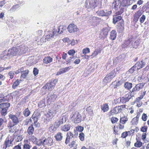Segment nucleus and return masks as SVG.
I'll return each instance as SVG.
<instances>
[{
    "label": "nucleus",
    "mask_w": 149,
    "mask_h": 149,
    "mask_svg": "<svg viewBox=\"0 0 149 149\" xmlns=\"http://www.w3.org/2000/svg\"><path fill=\"white\" fill-rule=\"evenodd\" d=\"M29 72V71L28 70H25L24 71L22 72L21 73V78L23 79L25 78L28 74Z\"/></svg>",
    "instance_id": "30"
},
{
    "label": "nucleus",
    "mask_w": 149,
    "mask_h": 149,
    "mask_svg": "<svg viewBox=\"0 0 149 149\" xmlns=\"http://www.w3.org/2000/svg\"><path fill=\"white\" fill-rule=\"evenodd\" d=\"M66 27L63 26H60V28L59 27L57 29H59L60 31L59 32V34H61L65 30Z\"/></svg>",
    "instance_id": "45"
},
{
    "label": "nucleus",
    "mask_w": 149,
    "mask_h": 149,
    "mask_svg": "<svg viewBox=\"0 0 149 149\" xmlns=\"http://www.w3.org/2000/svg\"><path fill=\"white\" fill-rule=\"evenodd\" d=\"M90 49L87 47L84 49L82 50L83 54H84L88 53H90Z\"/></svg>",
    "instance_id": "43"
},
{
    "label": "nucleus",
    "mask_w": 149,
    "mask_h": 149,
    "mask_svg": "<svg viewBox=\"0 0 149 149\" xmlns=\"http://www.w3.org/2000/svg\"><path fill=\"white\" fill-rule=\"evenodd\" d=\"M132 41L133 39H129L125 40L122 45V47H130L132 43Z\"/></svg>",
    "instance_id": "16"
},
{
    "label": "nucleus",
    "mask_w": 149,
    "mask_h": 149,
    "mask_svg": "<svg viewBox=\"0 0 149 149\" xmlns=\"http://www.w3.org/2000/svg\"><path fill=\"white\" fill-rule=\"evenodd\" d=\"M111 120L112 123H114L117 122L118 120V119L115 117H113L111 118Z\"/></svg>",
    "instance_id": "52"
},
{
    "label": "nucleus",
    "mask_w": 149,
    "mask_h": 149,
    "mask_svg": "<svg viewBox=\"0 0 149 149\" xmlns=\"http://www.w3.org/2000/svg\"><path fill=\"white\" fill-rule=\"evenodd\" d=\"M10 103L6 102L0 104V108L2 109H7L10 107Z\"/></svg>",
    "instance_id": "24"
},
{
    "label": "nucleus",
    "mask_w": 149,
    "mask_h": 149,
    "mask_svg": "<svg viewBox=\"0 0 149 149\" xmlns=\"http://www.w3.org/2000/svg\"><path fill=\"white\" fill-rule=\"evenodd\" d=\"M73 126L70 124H67L63 126L62 127V130H73Z\"/></svg>",
    "instance_id": "19"
},
{
    "label": "nucleus",
    "mask_w": 149,
    "mask_h": 149,
    "mask_svg": "<svg viewBox=\"0 0 149 149\" xmlns=\"http://www.w3.org/2000/svg\"><path fill=\"white\" fill-rule=\"evenodd\" d=\"M132 84L128 82H126L124 85V86L128 90L130 89L132 87Z\"/></svg>",
    "instance_id": "32"
},
{
    "label": "nucleus",
    "mask_w": 149,
    "mask_h": 149,
    "mask_svg": "<svg viewBox=\"0 0 149 149\" xmlns=\"http://www.w3.org/2000/svg\"><path fill=\"white\" fill-rule=\"evenodd\" d=\"M145 64L144 63V62L143 61H141L140 62H137L134 66L135 68V69H136V70H138L139 69L143 67Z\"/></svg>",
    "instance_id": "14"
},
{
    "label": "nucleus",
    "mask_w": 149,
    "mask_h": 149,
    "mask_svg": "<svg viewBox=\"0 0 149 149\" xmlns=\"http://www.w3.org/2000/svg\"><path fill=\"white\" fill-rule=\"evenodd\" d=\"M135 69L134 66H133L127 72V73L128 74L129 73L130 74L132 73L135 70Z\"/></svg>",
    "instance_id": "46"
},
{
    "label": "nucleus",
    "mask_w": 149,
    "mask_h": 149,
    "mask_svg": "<svg viewBox=\"0 0 149 149\" xmlns=\"http://www.w3.org/2000/svg\"><path fill=\"white\" fill-rule=\"evenodd\" d=\"M73 138L69 136H67L66 139L65 143L67 145L68 144H69L72 141H73Z\"/></svg>",
    "instance_id": "35"
},
{
    "label": "nucleus",
    "mask_w": 149,
    "mask_h": 149,
    "mask_svg": "<svg viewBox=\"0 0 149 149\" xmlns=\"http://www.w3.org/2000/svg\"><path fill=\"white\" fill-rule=\"evenodd\" d=\"M8 74L9 76H10V78L12 79L14 77V72L13 71H10L8 73Z\"/></svg>",
    "instance_id": "61"
},
{
    "label": "nucleus",
    "mask_w": 149,
    "mask_h": 149,
    "mask_svg": "<svg viewBox=\"0 0 149 149\" xmlns=\"http://www.w3.org/2000/svg\"><path fill=\"white\" fill-rule=\"evenodd\" d=\"M13 149H21V143H19L18 145L15 146L13 147Z\"/></svg>",
    "instance_id": "64"
},
{
    "label": "nucleus",
    "mask_w": 149,
    "mask_h": 149,
    "mask_svg": "<svg viewBox=\"0 0 149 149\" xmlns=\"http://www.w3.org/2000/svg\"><path fill=\"white\" fill-rule=\"evenodd\" d=\"M112 79L110 77L109 75L108 74L105 77L104 79V81L105 82L107 83L108 82H110Z\"/></svg>",
    "instance_id": "40"
},
{
    "label": "nucleus",
    "mask_w": 149,
    "mask_h": 149,
    "mask_svg": "<svg viewBox=\"0 0 149 149\" xmlns=\"http://www.w3.org/2000/svg\"><path fill=\"white\" fill-rule=\"evenodd\" d=\"M8 51L10 55L14 56L19 55L17 47H13L9 49Z\"/></svg>",
    "instance_id": "12"
},
{
    "label": "nucleus",
    "mask_w": 149,
    "mask_h": 149,
    "mask_svg": "<svg viewBox=\"0 0 149 149\" xmlns=\"http://www.w3.org/2000/svg\"><path fill=\"white\" fill-rule=\"evenodd\" d=\"M101 109L104 112L107 111L109 109V107L107 104L105 103L102 106Z\"/></svg>",
    "instance_id": "29"
},
{
    "label": "nucleus",
    "mask_w": 149,
    "mask_h": 149,
    "mask_svg": "<svg viewBox=\"0 0 149 149\" xmlns=\"http://www.w3.org/2000/svg\"><path fill=\"white\" fill-rule=\"evenodd\" d=\"M42 30H39L38 31L36 32V36L37 37H40L41 36L42 34Z\"/></svg>",
    "instance_id": "53"
},
{
    "label": "nucleus",
    "mask_w": 149,
    "mask_h": 149,
    "mask_svg": "<svg viewBox=\"0 0 149 149\" xmlns=\"http://www.w3.org/2000/svg\"><path fill=\"white\" fill-rule=\"evenodd\" d=\"M40 142L38 144V145H42L43 146L47 145L49 146H50L52 145L53 140L52 138L48 137L47 138L45 139L43 141L40 140H39Z\"/></svg>",
    "instance_id": "4"
},
{
    "label": "nucleus",
    "mask_w": 149,
    "mask_h": 149,
    "mask_svg": "<svg viewBox=\"0 0 149 149\" xmlns=\"http://www.w3.org/2000/svg\"><path fill=\"white\" fill-rule=\"evenodd\" d=\"M146 19V16L144 15H143L140 18V21L141 23H143L144 22L145 20Z\"/></svg>",
    "instance_id": "49"
},
{
    "label": "nucleus",
    "mask_w": 149,
    "mask_h": 149,
    "mask_svg": "<svg viewBox=\"0 0 149 149\" xmlns=\"http://www.w3.org/2000/svg\"><path fill=\"white\" fill-rule=\"evenodd\" d=\"M61 124L58 120L56 121L54 125H51L49 127V130H55L57 128L59 127V125Z\"/></svg>",
    "instance_id": "17"
},
{
    "label": "nucleus",
    "mask_w": 149,
    "mask_h": 149,
    "mask_svg": "<svg viewBox=\"0 0 149 149\" xmlns=\"http://www.w3.org/2000/svg\"><path fill=\"white\" fill-rule=\"evenodd\" d=\"M116 37V32L114 30L112 31L110 34V38L113 40L115 39Z\"/></svg>",
    "instance_id": "26"
},
{
    "label": "nucleus",
    "mask_w": 149,
    "mask_h": 149,
    "mask_svg": "<svg viewBox=\"0 0 149 149\" xmlns=\"http://www.w3.org/2000/svg\"><path fill=\"white\" fill-rule=\"evenodd\" d=\"M57 97V95L55 94L48 95L47 98V102L50 104L52 102L55 101Z\"/></svg>",
    "instance_id": "9"
},
{
    "label": "nucleus",
    "mask_w": 149,
    "mask_h": 149,
    "mask_svg": "<svg viewBox=\"0 0 149 149\" xmlns=\"http://www.w3.org/2000/svg\"><path fill=\"white\" fill-rule=\"evenodd\" d=\"M144 85V84L143 83L137 84L132 89L131 91V93L135 94L136 91H139L141 89Z\"/></svg>",
    "instance_id": "6"
},
{
    "label": "nucleus",
    "mask_w": 149,
    "mask_h": 149,
    "mask_svg": "<svg viewBox=\"0 0 149 149\" xmlns=\"http://www.w3.org/2000/svg\"><path fill=\"white\" fill-rule=\"evenodd\" d=\"M67 29L70 33L77 32L78 30L77 26L73 24H69L67 28Z\"/></svg>",
    "instance_id": "7"
},
{
    "label": "nucleus",
    "mask_w": 149,
    "mask_h": 149,
    "mask_svg": "<svg viewBox=\"0 0 149 149\" xmlns=\"http://www.w3.org/2000/svg\"><path fill=\"white\" fill-rule=\"evenodd\" d=\"M130 0H123L122 2V4L124 6L130 5Z\"/></svg>",
    "instance_id": "34"
},
{
    "label": "nucleus",
    "mask_w": 149,
    "mask_h": 149,
    "mask_svg": "<svg viewBox=\"0 0 149 149\" xmlns=\"http://www.w3.org/2000/svg\"><path fill=\"white\" fill-rule=\"evenodd\" d=\"M127 120L128 118L126 116H124L120 118V122L121 123L124 124Z\"/></svg>",
    "instance_id": "36"
},
{
    "label": "nucleus",
    "mask_w": 149,
    "mask_h": 149,
    "mask_svg": "<svg viewBox=\"0 0 149 149\" xmlns=\"http://www.w3.org/2000/svg\"><path fill=\"white\" fill-rule=\"evenodd\" d=\"M60 29H54L52 31H49L46 36L45 39L49 41V39L51 38H54L59 34Z\"/></svg>",
    "instance_id": "2"
},
{
    "label": "nucleus",
    "mask_w": 149,
    "mask_h": 149,
    "mask_svg": "<svg viewBox=\"0 0 149 149\" xmlns=\"http://www.w3.org/2000/svg\"><path fill=\"white\" fill-rule=\"evenodd\" d=\"M68 119L67 116H63L60 117L59 120H58L61 124H62L64 122H65Z\"/></svg>",
    "instance_id": "27"
},
{
    "label": "nucleus",
    "mask_w": 149,
    "mask_h": 149,
    "mask_svg": "<svg viewBox=\"0 0 149 149\" xmlns=\"http://www.w3.org/2000/svg\"><path fill=\"white\" fill-rule=\"evenodd\" d=\"M56 140L57 141L61 140L62 138V136L61 135V133L60 132H58L55 136Z\"/></svg>",
    "instance_id": "39"
},
{
    "label": "nucleus",
    "mask_w": 149,
    "mask_h": 149,
    "mask_svg": "<svg viewBox=\"0 0 149 149\" xmlns=\"http://www.w3.org/2000/svg\"><path fill=\"white\" fill-rule=\"evenodd\" d=\"M121 19L122 17L121 16H116L113 18V22L114 24H115L117 22Z\"/></svg>",
    "instance_id": "31"
},
{
    "label": "nucleus",
    "mask_w": 149,
    "mask_h": 149,
    "mask_svg": "<svg viewBox=\"0 0 149 149\" xmlns=\"http://www.w3.org/2000/svg\"><path fill=\"white\" fill-rule=\"evenodd\" d=\"M30 112L28 108L26 109L23 111V114L25 117H27L30 114Z\"/></svg>",
    "instance_id": "37"
},
{
    "label": "nucleus",
    "mask_w": 149,
    "mask_h": 149,
    "mask_svg": "<svg viewBox=\"0 0 149 149\" xmlns=\"http://www.w3.org/2000/svg\"><path fill=\"white\" fill-rule=\"evenodd\" d=\"M128 135L127 132L126 131L123 132L121 134V137L122 138H126Z\"/></svg>",
    "instance_id": "57"
},
{
    "label": "nucleus",
    "mask_w": 149,
    "mask_h": 149,
    "mask_svg": "<svg viewBox=\"0 0 149 149\" xmlns=\"http://www.w3.org/2000/svg\"><path fill=\"white\" fill-rule=\"evenodd\" d=\"M38 70L36 68H34L33 70V74L35 76L38 73Z\"/></svg>",
    "instance_id": "59"
},
{
    "label": "nucleus",
    "mask_w": 149,
    "mask_h": 149,
    "mask_svg": "<svg viewBox=\"0 0 149 149\" xmlns=\"http://www.w3.org/2000/svg\"><path fill=\"white\" fill-rule=\"evenodd\" d=\"M116 74L115 70H113L108 74L111 78L113 79L116 76Z\"/></svg>",
    "instance_id": "41"
},
{
    "label": "nucleus",
    "mask_w": 149,
    "mask_h": 149,
    "mask_svg": "<svg viewBox=\"0 0 149 149\" xmlns=\"http://www.w3.org/2000/svg\"><path fill=\"white\" fill-rule=\"evenodd\" d=\"M11 68V67H8L6 68H4L3 67H2L0 66V72H1L2 71L5 70H8L10 69Z\"/></svg>",
    "instance_id": "56"
},
{
    "label": "nucleus",
    "mask_w": 149,
    "mask_h": 149,
    "mask_svg": "<svg viewBox=\"0 0 149 149\" xmlns=\"http://www.w3.org/2000/svg\"><path fill=\"white\" fill-rule=\"evenodd\" d=\"M45 101L43 100L41 101L38 104V106L40 108L44 107L45 106Z\"/></svg>",
    "instance_id": "42"
},
{
    "label": "nucleus",
    "mask_w": 149,
    "mask_h": 149,
    "mask_svg": "<svg viewBox=\"0 0 149 149\" xmlns=\"http://www.w3.org/2000/svg\"><path fill=\"white\" fill-rule=\"evenodd\" d=\"M121 112L120 107H119L118 106L114 107L112 110L110 111V113L111 114L113 115L114 114L118 113Z\"/></svg>",
    "instance_id": "15"
},
{
    "label": "nucleus",
    "mask_w": 149,
    "mask_h": 149,
    "mask_svg": "<svg viewBox=\"0 0 149 149\" xmlns=\"http://www.w3.org/2000/svg\"><path fill=\"white\" fill-rule=\"evenodd\" d=\"M138 121L139 119L136 118V117H135L132 119V122L133 124H137L138 123Z\"/></svg>",
    "instance_id": "55"
},
{
    "label": "nucleus",
    "mask_w": 149,
    "mask_h": 149,
    "mask_svg": "<svg viewBox=\"0 0 149 149\" xmlns=\"http://www.w3.org/2000/svg\"><path fill=\"white\" fill-rule=\"evenodd\" d=\"M31 146L27 143H25L23 146V149H30Z\"/></svg>",
    "instance_id": "54"
},
{
    "label": "nucleus",
    "mask_w": 149,
    "mask_h": 149,
    "mask_svg": "<svg viewBox=\"0 0 149 149\" xmlns=\"http://www.w3.org/2000/svg\"><path fill=\"white\" fill-rule=\"evenodd\" d=\"M104 11L101 10L99 11L98 13V14L100 16H104Z\"/></svg>",
    "instance_id": "60"
},
{
    "label": "nucleus",
    "mask_w": 149,
    "mask_h": 149,
    "mask_svg": "<svg viewBox=\"0 0 149 149\" xmlns=\"http://www.w3.org/2000/svg\"><path fill=\"white\" fill-rule=\"evenodd\" d=\"M8 109H2L0 111L1 115L2 116H5L7 114V111Z\"/></svg>",
    "instance_id": "44"
},
{
    "label": "nucleus",
    "mask_w": 149,
    "mask_h": 149,
    "mask_svg": "<svg viewBox=\"0 0 149 149\" xmlns=\"http://www.w3.org/2000/svg\"><path fill=\"white\" fill-rule=\"evenodd\" d=\"M10 54H9L8 51H5L1 55L0 58L3 60L8 59L10 58Z\"/></svg>",
    "instance_id": "10"
},
{
    "label": "nucleus",
    "mask_w": 149,
    "mask_h": 149,
    "mask_svg": "<svg viewBox=\"0 0 149 149\" xmlns=\"http://www.w3.org/2000/svg\"><path fill=\"white\" fill-rule=\"evenodd\" d=\"M52 61V58L49 56L45 57L43 59V62L46 64L51 63Z\"/></svg>",
    "instance_id": "23"
},
{
    "label": "nucleus",
    "mask_w": 149,
    "mask_h": 149,
    "mask_svg": "<svg viewBox=\"0 0 149 149\" xmlns=\"http://www.w3.org/2000/svg\"><path fill=\"white\" fill-rule=\"evenodd\" d=\"M72 120L76 123H79L81 120V116L77 111L73 112L70 115Z\"/></svg>",
    "instance_id": "1"
},
{
    "label": "nucleus",
    "mask_w": 149,
    "mask_h": 149,
    "mask_svg": "<svg viewBox=\"0 0 149 149\" xmlns=\"http://www.w3.org/2000/svg\"><path fill=\"white\" fill-rule=\"evenodd\" d=\"M53 113V111H49L45 115L46 116V120L49 121L54 116Z\"/></svg>",
    "instance_id": "22"
},
{
    "label": "nucleus",
    "mask_w": 149,
    "mask_h": 149,
    "mask_svg": "<svg viewBox=\"0 0 149 149\" xmlns=\"http://www.w3.org/2000/svg\"><path fill=\"white\" fill-rule=\"evenodd\" d=\"M142 14L141 12L140 11H138L136 12L134 15L133 21L136 22L138 20L139 17Z\"/></svg>",
    "instance_id": "18"
},
{
    "label": "nucleus",
    "mask_w": 149,
    "mask_h": 149,
    "mask_svg": "<svg viewBox=\"0 0 149 149\" xmlns=\"http://www.w3.org/2000/svg\"><path fill=\"white\" fill-rule=\"evenodd\" d=\"M21 80H17L15 81L12 87L13 88H15L21 82Z\"/></svg>",
    "instance_id": "38"
},
{
    "label": "nucleus",
    "mask_w": 149,
    "mask_h": 149,
    "mask_svg": "<svg viewBox=\"0 0 149 149\" xmlns=\"http://www.w3.org/2000/svg\"><path fill=\"white\" fill-rule=\"evenodd\" d=\"M79 139L81 141H83L84 140V134L83 133H81L79 134Z\"/></svg>",
    "instance_id": "51"
},
{
    "label": "nucleus",
    "mask_w": 149,
    "mask_h": 149,
    "mask_svg": "<svg viewBox=\"0 0 149 149\" xmlns=\"http://www.w3.org/2000/svg\"><path fill=\"white\" fill-rule=\"evenodd\" d=\"M131 97L130 94H127L125 95V97H122L120 98V102L123 104L125 103L126 102L129 101Z\"/></svg>",
    "instance_id": "11"
},
{
    "label": "nucleus",
    "mask_w": 149,
    "mask_h": 149,
    "mask_svg": "<svg viewBox=\"0 0 149 149\" xmlns=\"http://www.w3.org/2000/svg\"><path fill=\"white\" fill-rule=\"evenodd\" d=\"M108 30L107 28L105 27L102 29L100 35L103 37H106L108 35Z\"/></svg>",
    "instance_id": "21"
},
{
    "label": "nucleus",
    "mask_w": 149,
    "mask_h": 149,
    "mask_svg": "<svg viewBox=\"0 0 149 149\" xmlns=\"http://www.w3.org/2000/svg\"><path fill=\"white\" fill-rule=\"evenodd\" d=\"M17 47L19 55L25 53L28 50V47L25 46L24 44L17 46Z\"/></svg>",
    "instance_id": "5"
},
{
    "label": "nucleus",
    "mask_w": 149,
    "mask_h": 149,
    "mask_svg": "<svg viewBox=\"0 0 149 149\" xmlns=\"http://www.w3.org/2000/svg\"><path fill=\"white\" fill-rule=\"evenodd\" d=\"M22 136L20 135H19L18 136L16 139V141L17 142H19L22 141Z\"/></svg>",
    "instance_id": "62"
},
{
    "label": "nucleus",
    "mask_w": 149,
    "mask_h": 149,
    "mask_svg": "<svg viewBox=\"0 0 149 149\" xmlns=\"http://www.w3.org/2000/svg\"><path fill=\"white\" fill-rule=\"evenodd\" d=\"M58 81V80L55 79L51 81L50 83H48L43 87L44 89H48L50 90H52L54 88L56 84Z\"/></svg>",
    "instance_id": "3"
},
{
    "label": "nucleus",
    "mask_w": 149,
    "mask_h": 149,
    "mask_svg": "<svg viewBox=\"0 0 149 149\" xmlns=\"http://www.w3.org/2000/svg\"><path fill=\"white\" fill-rule=\"evenodd\" d=\"M75 52L74 49H71L69 50L68 53L70 56H73L75 53Z\"/></svg>",
    "instance_id": "48"
},
{
    "label": "nucleus",
    "mask_w": 149,
    "mask_h": 149,
    "mask_svg": "<svg viewBox=\"0 0 149 149\" xmlns=\"http://www.w3.org/2000/svg\"><path fill=\"white\" fill-rule=\"evenodd\" d=\"M104 16H108L110 15L111 13L112 12L111 10L107 11V10H106L104 11Z\"/></svg>",
    "instance_id": "50"
},
{
    "label": "nucleus",
    "mask_w": 149,
    "mask_h": 149,
    "mask_svg": "<svg viewBox=\"0 0 149 149\" xmlns=\"http://www.w3.org/2000/svg\"><path fill=\"white\" fill-rule=\"evenodd\" d=\"M76 130H83L84 127L81 126H78L76 127Z\"/></svg>",
    "instance_id": "63"
},
{
    "label": "nucleus",
    "mask_w": 149,
    "mask_h": 149,
    "mask_svg": "<svg viewBox=\"0 0 149 149\" xmlns=\"http://www.w3.org/2000/svg\"><path fill=\"white\" fill-rule=\"evenodd\" d=\"M70 68V67L61 68L57 72L56 75H58L64 73L68 71Z\"/></svg>",
    "instance_id": "20"
},
{
    "label": "nucleus",
    "mask_w": 149,
    "mask_h": 149,
    "mask_svg": "<svg viewBox=\"0 0 149 149\" xmlns=\"http://www.w3.org/2000/svg\"><path fill=\"white\" fill-rule=\"evenodd\" d=\"M138 41H136L134 42L133 40V41H132V44L131 45V46H130V48H136L139 45V43H138Z\"/></svg>",
    "instance_id": "33"
},
{
    "label": "nucleus",
    "mask_w": 149,
    "mask_h": 149,
    "mask_svg": "<svg viewBox=\"0 0 149 149\" xmlns=\"http://www.w3.org/2000/svg\"><path fill=\"white\" fill-rule=\"evenodd\" d=\"M74 59V57L73 56L72 57H70L68 58L67 59V62L68 63H70L72 61H73Z\"/></svg>",
    "instance_id": "58"
},
{
    "label": "nucleus",
    "mask_w": 149,
    "mask_h": 149,
    "mask_svg": "<svg viewBox=\"0 0 149 149\" xmlns=\"http://www.w3.org/2000/svg\"><path fill=\"white\" fill-rule=\"evenodd\" d=\"M136 141L134 143V146L135 148H140L143 145L142 142L140 140L136 139Z\"/></svg>",
    "instance_id": "28"
},
{
    "label": "nucleus",
    "mask_w": 149,
    "mask_h": 149,
    "mask_svg": "<svg viewBox=\"0 0 149 149\" xmlns=\"http://www.w3.org/2000/svg\"><path fill=\"white\" fill-rule=\"evenodd\" d=\"M147 118L148 116L145 113L143 114L141 117V119L143 121H146L147 119Z\"/></svg>",
    "instance_id": "47"
},
{
    "label": "nucleus",
    "mask_w": 149,
    "mask_h": 149,
    "mask_svg": "<svg viewBox=\"0 0 149 149\" xmlns=\"http://www.w3.org/2000/svg\"><path fill=\"white\" fill-rule=\"evenodd\" d=\"M13 139H9V138H7L5 140L4 144L3 145V148L6 149L8 147L10 146L12 143Z\"/></svg>",
    "instance_id": "8"
},
{
    "label": "nucleus",
    "mask_w": 149,
    "mask_h": 149,
    "mask_svg": "<svg viewBox=\"0 0 149 149\" xmlns=\"http://www.w3.org/2000/svg\"><path fill=\"white\" fill-rule=\"evenodd\" d=\"M77 144L76 143L75 141L74 140L72 141L69 144L68 146L70 148H73V149H77Z\"/></svg>",
    "instance_id": "25"
},
{
    "label": "nucleus",
    "mask_w": 149,
    "mask_h": 149,
    "mask_svg": "<svg viewBox=\"0 0 149 149\" xmlns=\"http://www.w3.org/2000/svg\"><path fill=\"white\" fill-rule=\"evenodd\" d=\"M9 118L11 120L13 123L17 124L19 122V119L16 116L12 114L9 115Z\"/></svg>",
    "instance_id": "13"
}]
</instances>
